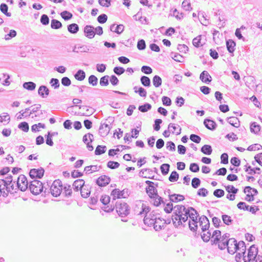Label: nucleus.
I'll return each instance as SVG.
<instances>
[{
	"mask_svg": "<svg viewBox=\"0 0 262 262\" xmlns=\"http://www.w3.org/2000/svg\"><path fill=\"white\" fill-rule=\"evenodd\" d=\"M182 6L183 9L186 11H189L192 9L190 3L187 0H184L182 2Z\"/></svg>",
	"mask_w": 262,
	"mask_h": 262,
	"instance_id": "obj_62",
	"label": "nucleus"
},
{
	"mask_svg": "<svg viewBox=\"0 0 262 262\" xmlns=\"http://www.w3.org/2000/svg\"><path fill=\"white\" fill-rule=\"evenodd\" d=\"M111 179L110 177L104 175L101 176L98 178L96 183L101 187L105 186L110 182Z\"/></svg>",
	"mask_w": 262,
	"mask_h": 262,
	"instance_id": "obj_13",
	"label": "nucleus"
},
{
	"mask_svg": "<svg viewBox=\"0 0 262 262\" xmlns=\"http://www.w3.org/2000/svg\"><path fill=\"white\" fill-rule=\"evenodd\" d=\"M170 56L173 60L177 62H182L183 61V57L178 53L171 52Z\"/></svg>",
	"mask_w": 262,
	"mask_h": 262,
	"instance_id": "obj_31",
	"label": "nucleus"
},
{
	"mask_svg": "<svg viewBox=\"0 0 262 262\" xmlns=\"http://www.w3.org/2000/svg\"><path fill=\"white\" fill-rule=\"evenodd\" d=\"M50 84L55 89H57L59 87L60 83L58 79L52 78L50 81Z\"/></svg>",
	"mask_w": 262,
	"mask_h": 262,
	"instance_id": "obj_55",
	"label": "nucleus"
},
{
	"mask_svg": "<svg viewBox=\"0 0 262 262\" xmlns=\"http://www.w3.org/2000/svg\"><path fill=\"white\" fill-rule=\"evenodd\" d=\"M222 218L224 223L227 225H230L232 224V220L231 217L228 215H222Z\"/></svg>",
	"mask_w": 262,
	"mask_h": 262,
	"instance_id": "obj_52",
	"label": "nucleus"
},
{
	"mask_svg": "<svg viewBox=\"0 0 262 262\" xmlns=\"http://www.w3.org/2000/svg\"><path fill=\"white\" fill-rule=\"evenodd\" d=\"M60 15L62 18L65 20L70 19L73 16L72 14L67 11H63L60 13Z\"/></svg>",
	"mask_w": 262,
	"mask_h": 262,
	"instance_id": "obj_49",
	"label": "nucleus"
},
{
	"mask_svg": "<svg viewBox=\"0 0 262 262\" xmlns=\"http://www.w3.org/2000/svg\"><path fill=\"white\" fill-rule=\"evenodd\" d=\"M154 222L153 227L156 231L161 230L165 224V221L164 220H161L160 218H157V217Z\"/></svg>",
	"mask_w": 262,
	"mask_h": 262,
	"instance_id": "obj_16",
	"label": "nucleus"
},
{
	"mask_svg": "<svg viewBox=\"0 0 262 262\" xmlns=\"http://www.w3.org/2000/svg\"><path fill=\"white\" fill-rule=\"evenodd\" d=\"M226 190L229 193L236 194L238 192V189L235 188L233 185H228L226 187Z\"/></svg>",
	"mask_w": 262,
	"mask_h": 262,
	"instance_id": "obj_64",
	"label": "nucleus"
},
{
	"mask_svg": "<svg viewBox=\"0 0 262 262\" xmlns=\"http://www.w3.org/2000/svg\"><path fill=\"white\" fill-rule=\"evenodd\" d=\"M106 147L105 146L98 145L95 149V154L96 155H100L106 151Z\"/></svg>",
	"mask_w": 262,
	"mask_h": 262,
	"instance_id": "obj_43",
	"label": "nucleus"
},
{
	"mask_svg": "<svg viewBox=\"0 0 262 262\" xmlns=\"http://www.w3.org/2000/svg\"><path fill=\"white\" fill-rule=\"evenodd\" d=\"M110 129L111 128L107 124L103 123L99 127V133L101 136L105 137L109 133Z\"/></svg>",
	"mask_w": 262,
	"mask_h": 262,
	"instance_id": "obj_14",
	"label": "nucleus"
},
{
	"mask_svg": "<svg viewBox=\"0 0 262 262\" xmlns=\"http://www.w3.org/2000/svg\"><path fill=\"white\" fill-rule=\"evenodd\" d=\"M80 192L81 195L83 198H87L89 196L91 191L88 189H86L85 187L84 186L80 189Z\"/></svg>",
	"mask_w": 262,
	"mask_h": 262,
	"instance_id": "obj_60",
	"label": "nucleus"
},
{
	"mask_svg": "<svg viewBox=\"0 0 262 262\" xmlns=\"http://www.w3.org/2000/svg\"><path fill=\"white\" fill-rule=\"evenodd\" d=\"M150 208L149 206L142 204V211L139 212V214L143 216L144 215V223L150 227L154 226L156 216L151 213L148 214Z\"/></svg>",
	"mask_w": 262,
	"mask_h": 262,
	"instance_id": "obj_2",
	"label": "nucleus"
},
{
	"mask_svg": "<svg viewBox=\"0 0 262 262\" xmlns=\"http://www.w3.org/2000/svg\"><path fill=\"white\" fill-rule=\"evenodd\" d=\"M260 129V125L257 124L256 122L252 123L250 125L251 131L255 134L258 133L259 132Z\"/></svg>",
	"mask_w": 262,
	"mask_h": 262,
	"instance_id": "obj_51",
	"label": "nucleus"
},
{
	"mask_svg": "<svg viewBox=\"0 0 262 262\" xmlns=\"http://www.w3.org/2000/svg\"><path fill=\"white\" fill-rule=\"evenodd\" d=\"M199 224L201 227L203 232H205L208 230L210 226V223L208 218L205 216L202 215L199 218Z\"/></svg>",
	"mask_w": 262,
	"mask_h": 262,
	"instance_id": "obj_11",
	"label": "nucleus"
},
{
	"mask_svg": "<svg viewBox=\"0 0 262 262\" xmlns=\"http://www.w3.org/2000/svg\"><path fill=\"white\" fill-rule=\"evenodd\" d=\"M169 197L171 202L175 203L183 201L185 199L184 196L181 194H169Z\"/></svg>",
	"mask_w": 262,
	"mask_h": 262,
	"instance_id": "obj_25",
	"label": "nucleus"
},
{
	"mask_svg": "<svg viewBox=\"0 0 262 262\" xmlns=\"http://www.w3.org/2000/svg\"><path fill=\"white\" fill-rule=\"evenodd\" d=\"M10 118L9 114L7 113H3L0 116V122H4V124H6L9 122Z\"/></svg>",
	"mask_w": 262,
	"mask_h": 262,
	"instance_id": "obj_32",
	"label": "nucleus"
},
{
	"mask_svg": "<svg viewBox=\"0 0 262 262\" xmlns=\"http://www.w3.org/2000/svg\"><path fill=\"white\" fill-rule=\"evenodd\" d=\"M74 77L76 80L82 81L85 77V73L83 70H79L75 74Z\"/></svg>",
	"mask_w": 262,
	"mask_h": 262,
	"instance_id": "obj_30",
	"label": "nucleus"
},
{
	"mask_svg": "<svg viewBox=\"0 0 262 262\" xmlns=\"http://www.w3.org/2000/svg\"><path fill=\"white\" fill-rule=\"evenodd\" d=\"M68 30L71 33L75 34L79 30V27L76 24H72L68 26Z\"/></svg>",
	"mask_w": 262,
	"mask_h": 262,
	"instance_id": "obj_33",
	"label": "nucleus"
},
{
	"mask_svg": "<svg viewBox=\"0 0 262 262\" xmlns=\"http://www.w3.org/2000/svg\"><path fill=\"white\" fill-rule=\"evenodd\" d=\"M100 168V166H98L97 165H91L86 166L84 168V171L86 173H91L93 172L99 171Z\"/></svg>",
	"mask_w": 262,
	"mask_h": 262,
	"instance_id": "obj_29",
	"label": "nucleus"
},
{
	"mask_svg": "<svg viewBox=\"0 0 262 262\" xmlns=\"http://www.w3.org/2000/svg\"><path fill=\"white\" fill-rule=\"evenodd\" d=\"M111 195L113 196L114 199L121 198H125L128 196L127 191H125V190L120 191L118 189H114L112 192Z\"/></svg>",
	"mask_w": 262,
	"mask_h": 262,
	"instance_id": "obj_12",
	"label": "nucleus"
},
{
	"mask_svg": "<svg viewBox=\"0 0 262 262\" xmlns=\"http://www.w3.org/2000/svg\"><path fill=\"white\" fill-rule=\"evenodd\" d=\"M246 246L245 243L243 241H239L238 242V246H237L236 253H239V254L246 255Z\"/></svg>",
	"mask_w": 262,
	"mask_h": 262,
	"instance_id": "obj_23",
	"label": "nucleus"
},
{
	"mask_svg": "<svg viewBox=\"0 0 262 262\" xmlns=\"http://www.w3.org/2000/svg\"><path fill=\"white\" fill-rule=\"evenodd\" d=\"M23 87L29 91H33L36 88V84L33 82H26L24 83Z\"/></svg>",
	"mask_w": 262,
	"mask_h": 262,
	"instance_id": "obj_35",
	"label": "nucleus"
},
{
	"mask_svg": "<svg viewBox=\"0 0 262 262\" xmlns=\"http://www.w3.org/2000/svg\"><path fill=\"white\" fill-rule=\"evenodd\" d=\"M189 210V214L188 217H189L191 221H189L188 223L189 227L191 231H195L198 229L197 214L198 212L193 208L188 207Z\"/></svg>",
	"mask_w": 262,
	"mask_h": 262,
	"instance_id": "obj_3",
	"label": "nucleus"
},
{
	"mask_svg": "<svg viewBox=\"0 0 262 262\" xmlns=\"http://www.w3.org/2000/svg\"><path fill=\"white\" fill-rule=\"evenodd\" d=\"M238 243L234 238H231L228 239V245H226L228 252L231 254H234L237 251V246H238Z\"/></svg>",
	"mask_w": 262,
	"mask_h": 262,
	"instance_id": "obj_9",
	"label": "nucleus"
},
{
	"mask_svg": "<svg viewBox=\"0 0 262 262\" xmlns=\"http://www.w3.org/2000/svg\"><path fill=\"white\" fill-rule=\"evenodd\" d=\"M116 207L117 212L122 217L127 215L129 213L128 206L125 203H117Z\"/></svg>",
	"mask_w": 262,
	"mask_h": 262,
	"instance_id": "obj_7",
	"label": "nucleus"
},
{
	"mask_svg": "<svg viewBox=\"0 0 262 262\" xmlns=\"http://www.w3.org/2000/svg\"><path fill=\"white\" fill-rule=\"evenodd\" d=\"M152 171L150 169H143L140 170L139 172V175L140 177H142L146 178H150L148 176V174H150V172Z\"/></svg>",
	"mask_w": 262,
	"mask_h": 262,
	"instance_id": "obj_45",
	"label": "nucleus"
},
{
	"mask_svg": "<svg viewBox=\"0 0 262 262\" xmlns=\"http://www.w3.org/2000/svg\"><path fill=\"white\" fill-rule=\"evenodd\" d=\"M79 108L83 111H86V112L83 113V114L88 116L90 114H92L93 112L91 108H88V106L84 105H79Z\"/></svg>",
	"mask_w": 262,
	"mask_h": 262,
	"instance_id": "obj_54",
	"label": "nucleus"
},
{
	"mask_svg": "<svg viewBox=\"0 0 262 262\" xmlns=\"http://www.w3.org/2000/svg\"><path fill=\"white\" fill-rule=\"evenodd\" d=\"M151 108V105L149 103H145L144 105H140L138 107V110L142 112L145 113L147 112L148 110H150Z\"/></svg>",
	"mask_w": 262,
	"mask_h": 262,
	"instance_id": "obj_46",
	"label": "nucleus"
},
{
	"mask_svg": "<svg viewBox=\"0 0 262 262\" xmlns=\"http://www.w3.org/2000/svg\"><path fill=\"white\" fill-rule=\"evenodd\" d=\"M107 166L111 169H116L120 166V164L117 162L110 161L107 162Z\"/></svg>",
	"mask_w": 262,
	"mask_h": 262,
	"instance_id": "obj_61",
	"label": "nucleus"
},
{
	"mask_svg": "<svg viewBox=\"0 0 262 262\" xmlns=\"http://www.w3.org/2000/svg\"><path fill=\"white\" fill-rule=\"evenodd\" d=\"M201 151L205 155H210L212 153V149L210 145H204L201 148Z\"/></svg>",
	"mask_w": 262,
	"mask_h": 262,
	"instance_id": "obj_34",
	"label": "nucleus"
},
{
	"mask_svg": "<svg viewBox=\"0 0 262 262\" xmlns=\"http://www.w3.org/2000/svg\"><path fill=\"white\" fill-rule=\"evenodd\" d=\"M62 189L61 181L59 180H56L53 182L51 186V193L54 196H58L60 194Z\"/></svg>",
	"mask_w": 262,
	"mask_h": 262,
	"instance_id": "obj_6",
	"label": "nucleus"
},
{
	"mask_svg": "<svg viewBox=\"0 0 262 262\" xmlns=\"http://www.w3.org/2000/svg\"><path fill=\"white\" fill-rule=\"evenodd\" d=\"M200 78L202 81V82L206 83H209L212 80L211 76L206 71H204L201 73L200 76Z\"/></svg>",
	"mask_w": 262,
	"mask_h": 262,
	"instance_id": "obj_19",
	"label": "nucleus"
},
{
	"mask_svg": "<svg viewBox=\"0 0 262 262\" xmlns=\"http://www.w3.org/2000/svg\"><path fill=\"white\" fill-rule=\"evenodd\" d=\"M204 124L207 128L211 130L215 129L216 127V123L212 120L206 119L204 121Z\"/></svg>",
	"mask_w": 262,
	"mask_h": 262,
	"instance_id": "obj_21",
	"label": "nucleus"
},
{
	"mask_svg": "<svg viewBox=\"0 0 262 262\" xmlns=\"http://www.w3.org/2000/svg\"><path fill=\"white\" fill-rule=\"evenodd\" d=\"M44 172L45 170L42 168L39 169L33 168L30 170L29 175L32 179H40L43 177Z\"/></svg>",
	"mask_w": 262,
	"mask_h": 262,
	"instance_id": "obj_10",
	"label": "nucleus"
},
{
	"mask_svg": "<svg viewBox=\"0 0 262 262\" xmlns=\"http://www.w3.org/2000/svg\"><path fill=\"white\" fill-rule=\"evenodd\" d=\"M174 215L172 216V221L176 228L183 225L188 220L189 210L183 205H176L174 207Z\"/></svg>",
	"mask_w": 262,
	"mask_h": 262,
	"instance_id": "obj_1",
	"label": "nucleus"
},
{
	"mask_svg": "<svg viewBox=\"0 0 262 262\" xmlns=\"http://www.w3.org/2000/svg\"><path fill=\"white\" fill-rule=\"evenodd\" d=\"M88 81L92 86H96L98 83V78L95 75H92L89 77Z\"/></svg>",
	"mask_w": 262,
	"mask_h": 262,
	"instance_id": "obj_50",
	"label": "nucleus"
},
{
	"mask_svg": "<svg viewBox=\"0 0 262 262\" xmlns=\"http://www.w3.org/2000/svg\"><path fill=\"white\" fill-rule=\"evenodd\" d=\"M84 32L85 33V35L91 39L93 38L95 35L94 28L90 25H87L84 27Z\"/></svg>",
	"mask_w": 262,
	"mask_h": 262,
	"instance_id": "obj_15",
	"label": "nucleus"
},
{
	"mask_svg": "<svg viewBox=\"0 0 262 262\" xmlns=\"http://www.w3.org/2000/svg\"><path fill=\"white\" fill-rule=\"evenodd\" d=\"M108 75L102 77L100 80V84L101 86H107L108 84Z\"/></svg>",
	"mask_w": 262,
	"mask_h": 262,
	"instance_id": "obj_58",
	"label": "nucleus"
},
{
	"mask_svg": "<svg viewBox=\"0 0 262 262\" xmlns=\"http://www.w3.org/2000/svg\"><path fill=\"white\" fill-rule=\"evenodd\" d=\"M235 42L231 39L226 41L227 49L229 53H233L235 50Z\"/></svg>",
	"mask_w": 262,
	"mask_h": 262,
	"instance_id": "obj_27",
	"label": "nucleus"
},
{
	"mask_svg": "<svg viewBox=\"0 0 262 262\" xmlns=\"http://www.w3.org/2000/svg\"><path fill=\"white\" fill-rule=\"evenodd\" d=\"M28 181L26 177L21 174L17 178V186L18 189L22 191H25L28 188Z\"/></svg>",
	"mask_w": 262,
	"mask_h": 262,
	"instance_id": "obj_8",
	"label": "nucleus"
},
{
	"mask_svg": "<svg viewBox=\"0 0 262 262\" xmlns=\"http://www.w3.org/2000/svg\"><path fill=\"white\" fill-rule=\"evenodd\" d=\"M151 199L153 200V204L156 206H159L161 203H164L162 198L158 194Z\"/></svg>",
	"mask_w": 262,
	"mask_h": 262,
	"instance_id": "obj_41",
	"label": "nucleus"
},
{
	"mask_svg": "<svg viewBox=\"0 0 262 262\" xmlns=\"http://www.w3.org/2000/svg\"><path fill=\"white\" fill-rule=\"evenodd\" d=\"M8 7L6 4L3 3L0 5L1 11L7 16L10 17L11 16V13L10 12H8Z\"/></svg>",
	"mask_w": 262,
	"mask_h": 262,
	"instance_id": "obj_36",
	"label": "nucleus"
},
{
	"mask_svg": "<svg viewBox=\"0 0 262 262\" xmlns=\"http://www.w3.org/2000/svg\"><path fill=\"white\" fill-rule=\"evenodd\" d=\"M63 190L65 193L66 196H70L72 193V190L71 187L70 185L65 184L63 186Z\"/></svg>",
	"mask_w": 262,
	"mask_h": 262,
	"instance_id": "obj_53",
	"label": "nucleus"
},
{
	"mask_svg": "<svg viewBox=\"0 0 262 262\" xmlns=\"http://www.w3.org/2000/svg\"><path fill=\"white\" fill-rule=\"evenodd\" d=\"M258 253V249L255 245H252L248 250L247 255L244 256V262L254 260Z\"/></svg>",
	"mask_w": 262,
	"mask_h": 262,
	"instance_id": "obj_5",
	"label": "nucleus"
},
{
	"mask_svg": "<svg viewBox=\"0 0 262 262\" xmlns=\"http://www.w3.org/2000/svg\"><path fill=\"white\" fill-rule=\"evenodd\" d=\"M179 179V174L178 172L176 171H173L169 177V180L170 182H173L177 181Z\"/></svg>",
	"mask_w": 262,
	"mask_h": 262,
	"instance_id": "obj_56",
	"label": "nucleus"
},
{
	"mask_svg": "<svg viewBox=\"0 0 262 262\" xmlns=\"http://www.w3.org/2000/svg\"><path fill=\"white\" fill-rule=\"evenodd\" d=\"M51 27L54 29H58L62 27V24L59 20L53 19L51 20Z\"/></svg>",
	"mask_w": 262,
	"mask_h": 262,
	"instance_id": "obj_38",
	"label": "nucleus"
},
{
	"mask_svg": "<svg viewBox=\"0 0 262 262\" xmlns=\"http://www.w3.org/2000/svg\"><path fill=\"white\" fill-rule=\"evenodd\" d=\"M146 192L150 198L156 196L158 193L157 190L153 185H149L146 188Z\"/></svg>",
	"mask_w": 262,
	"mask_h": 262,
	"instance_id": "obj_26",
	"label": "nucleus"
},
{
	"mask_svg": "<svg viewBox=\"0 0 262 262\" xmlns=\"http://www.w3.org/2000/svg\"><path fill=\"white\" fill-rule=\"evenodd\" d=\"M49 89L45 85L40 86L38 90V95L42 98H46L49 95Z\"/></svg>",
	"mask_w": 262,
	"mask_h": 262,
	"instance_id": "obj_20",
	"label": "nucleus"
},
{
	"mask_svg": "<svg viewBox=\"0 0 262 262\" xmlns=\"http://www.w3.org/2000/svg\"><path fill=\"white\" fill-rule=\"evenodd\" d=\"M262 148V146L261 145L259 144H254L250 145L248 148L247 150L249 151H256L258 150H260Z\"/></svg>",
	"mask_w": 262,
	"mask_h": 262,
	"instance_id": "obj_57",
	"label": "nucleus"
},
{
	"mask_svg": "<svg viewBox=\"0 0 262 262\" xmlns=\"http://www.w3.org/2000/svg\"><path fill=\"white\" fill-rule=\"evenodd\" d=\"M45 127V125L44 124L39 123L37 124H34L31 127V130L32 132H36L39 131V128H44Z\"/></svg>",
	"mask_w": 262,
	"mask_h": 262,
	"instance_id": "obj_59",
	"label": "nucleus"
},
{
	"mask_svg": "<svg viewBox=\"0 0 262 262\" xmlns=\"http://www.w3.org/2000/svg\"><path fill=\"white\" fill-rule=\"evenodd\" d=\"M221 238V232L220 230H214L212 233L211 242L212 244H216Z\"/></svg>",
	"mask_w": 262,
	"mask_h": 262,
	"instance_id": "obj_17",
	"label": "nucleus"
},
{
	"mask_svg": "<svg viewBox=\"0 0 262 262\" xmlns=\"http://www.w3.org/2000/svg\"><path fill=\"white\" fill-rule=\"evenodd\" d=\"M7 185L4 180H0V196L2 195L4 197L8 195V191L7 190Z\"/></svg>",
	"mask_w": 262,
	"mask_h": 262,
	"instance_id": "obj_18",
	"label": "nucleus"
},
{
	"mask_svg": "<svg viewBox=\"0 0 262 262\" xmlns=\"http://www.w3.org/2000/svg\"><path fill=\"white\" fill-rule=\"evenodd\" d=\"M141 83L145 86H149L150 85V79L145 76H142L140 79Z\"/></svg>",
	"mask_w": 262,
	"mask_h": 262,
	"instance_id": "obj_44",
	"label": "nucleus"
},
{
	"mask_svg": "<svg viewBox=\"0 0 262 262\" xmlns=\"http://www.w3.org/2000/svg\"><path fill=\"white\" fill-rule=\"evenodd\" d=\"M84 181L82 179H78L75 181L73 184V189L77 191L78 190L81 189L84 186Z\"/></svg>",
	"mask_w": 262,
	"mask_h": 262,
	"instance_id": "obj_22",
	"label": "nucleus"
},
{
	"mask_svg": "<svg viewBox=\"0 0 262 262\" xmlns=\"http://www.w3.org/2000/svg\"><path fill=\"white\" fill-rule=\"evenodd\" d=\"M171 128L173 129V130H170L172 134L175 133L177 135H179L181 134V128L179 125L170 123L168 125V129H170Z\"/></svg>",
	"mask_w": 262,
	"mask_h": 262,
	"instance_id": "obj_24",
	"label": "nucleus"
},
{
	"mask_svg": "<svg viewBox=\"0 0 262 262\" xmlns=\"http://www.w3.org/2000/svg\"><path fill=\"white\" fill-rule=\"evenodd\" d=\"M42 183L39 180L32 181L29 185V189L31 192L34 195H38L43 190Z\"/></svg>",
	"mask_w": 262,
	"mask_h": 262,
	"instance_id": "obj_4",
	"label": "nucleus"
},
{
	"mask_svg": "<svg viewBox=\"0 0 262 262\" xmlns=\"http://www.w3.org/2000/svg\"><path fill=\"white\" fill-rule=\"evenodd\" d=\"M207 230V232L206 233H204L203 234L201 235V237L203 241H204L205 242H208L211 238L212 236L211 229H209L208 228V230Z\"/></svg>",
	"mask_w": 262,
	"mask_h": 262,
	"instance_id": "obj_37",
	"label": "nucleus"
},
{
	"mask_svg": "<svg viewBox=\"0 0 262 262\" xmlns=\"http://www.w3.org/2000/svg\"><path fill=\"white\" fill-rule=\"evenodd\" d=\"M170 165L168 164H163L160 166V169L162 174H167L169 170Z\"/></svg>",
	"mask_w": 262,
	"mask_h": 262,
	"instance_id": "obj_47",
	"label": "nucleus"
},
{
	"mask_svg": "<svg viewBox=\"0 0 262 262\" xmlns=\"http://www.w3.org/2000/svg\"><path fill=\"white\" fill-rule=\"evenodd\" d=\"M228 122L231 125L238 127L239 126V121L237 117H230L227 118Z\"/></svg>",
	"mask_w": 262,
	"mask_h": 262,
	"instance_id": "obj_28",
	"label": "nucleus"
},
{
	"mask_svg": "<svg viewBox=\"0 0 262 262\" xmlns=\"http://www.w3.org/2000/svg\"><path fill=\"white\" fill-rule=\"evenodd\" d=\"M202 35H199L194 38L192 40L193 45L196 47L202 46L204 43L201 42Z\"/></svg>",
	"mask_w": 262,
	"mask_h": 262,
	"instance_id": "obj_42",
	"label": "nucleus"
},
{
	"mask_svg": "<svg viewBox=\"0 0 262 262\" xmlns=\"http://www.w3.org/2000/svg\"><path fill=\"white\" fill-rule=\"evenodd\" d=\"M228 240L221 237L218 244V247L221 250H224L226 248V245H228Z\"/></svg>",
	"mask_w": 262,
	"mask_h": 262,
	"instance_id": "obj_39",
	"label": "nucleus"
},
{
	"mask_svg": "<svg viewBox=\"0 0 262 262\" xmlns=\"http://www.w3.org/2000/svg\"><path fill=\"white\" fill-rule=\"evenodd\" d=\"M18 127L25 132H27L29 130V125L26 122H21L18 125Z\"/></svg>",
	"mask_w": 262,
	"mask_h": 262,
	"instance_id": "obj_63",
	"label": "nucleus"
},
{
	"mask_svg": "<svg viewBox=\"0 0 262 262\" xmlns=\"http://www.w3.org/2000/svg\"><path fill=\"white\" fill-rule=\"evenodd\" d=\"M152 83L156 88L159 87L162 84V79L158 75H155L152 79Z\"/></svg>",
	"mask_w": 262,
	"mask_h": 262,
	"instance_id": "obj_40",
	"label": "nucleus"
},
{
	"mask_svg": "<svg viewBox=\"0 0 262 262\" xmlns=\"http://www.w3.org/2000/svg\"><path fill=\"white\" fill-rule=\"evenodd\" d=\"M89 49L86 46H82L80 47H75L73 49V52L79 53V52H87Z\"/></svg>",
	"mask_w": 262,
	"mask_h": 262,
	"instance_id": "obj_48",
	"label": "nucleus"
}]
</instances>
